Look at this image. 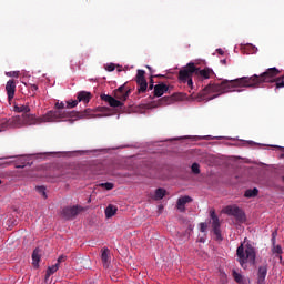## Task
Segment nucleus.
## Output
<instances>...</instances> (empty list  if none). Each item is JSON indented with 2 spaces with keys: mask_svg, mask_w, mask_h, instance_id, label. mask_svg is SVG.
I'll use <instances>...</instances> for the list:
<instances>
[{
  "mask_svg": "<svg viewBox=\"0 0 284 284\" xmlns=\"http://www.w3.org/2000/svg\"><path fill=\"white\" fill-rule=\"evenodd\" d=\"M280 74L281 70L273 67L266 69L260 75L254 74L252 77H242L235 80H224L221 83L209 84L205 87V91L225 94L227 92H236V88H258L262 83H274ZM237 92H241V90H237Z\"/></svg>",
  "mask_w": 284,
  "mask_h": 284,
  "instance_id": "f257e3e1",
  "label": "nucleus"
},
{
  "mask_svg": "<svg viewBox=\"0 0 284 284\" xmlns=\"http://www.w3.org/2000/svg\"><path fill=\"white\" fill-rule=\"evenodd\" d=\"M239 263L243 270L247 268V263L254 265L256 263V250L251 244L243 246L241 244L236 250Z\"/></svg>",
  "mask_w": 284,
  "mask_h": 284,
  "instance_id": "f03ea898",
  "label": "nucleus"
},
{
  "mask_svg": "<svg viewBox=\"0 0 284 284\" xmlns=\"http://www.w3.org/2000/svg\"><path fill=\"white\" fill-rule=\"evenodd\" d=\"M67 102H57L55 103V111H49L47 114L43 115L42 120L48 122V123H57L61 121V119H70L74 116V112H68L63 111L65 110Z\"/></svg>",
  "mask_w": 284,
  "mask_h": 284,
  "instance_id": "7ed1b4c3",
  "label": "nucleus"
},
{
  "mask_svg": "<svg viewBox=\"0 0 284 284\" xmlns=\"http://www.w3.org/2000/svg\"><path fill=\"white\" fill-rule=\"evenodd\" d=\"M196 72V65L193 62L187 63L179 71V81L181 83H187V79H192Z\"/></svg>",
  "mask_w": 284,
  "mask_h": 284,
  "instance_id": "20e7f679",
  "label": "nucleus"
},
{
  "mask_svg": "<svg viewBox=\"0 0 284 284\" xmlns=\"http://www.w3.org/2000/svg\"><path fill=\"white\" fill-rule=\"evenodd\" d=\"M224 214L227 216H234L235 221L239 223L245 222V212L241 210V207L236 205H229L224 209Z\"/></svg>",
  "mask_w": 284,
  "mask_h": 284,
  "instance_id": "39448f33",
  "label": "nucleus"
},
{
  "mask_svg": "<svg viewBox=\"0 0 284 284\" xmlns=\"http://www.w3.org/2000/svg\"><path fill=\"white\" fill-rule=\"evenodd\" d=\"M210 216L212 220L213 233L215 235L216 241H223V235H221V222L219 221V216H216V212L212 210L210 212Z\"/></svg>",
  "mask_w": 284,
  "mask_h": 284,
  "instance_id": "423d86ee",
  "label": "nucleus"
},
{
  "mask_svg": "<svg viewBox=\"0 0 284 284\" xmlns=\"http://www.w3.org/2000/svg\"><path fill=\"white\" fill-rule=\"evenodd\" d=\"M138 84V92L142 94L148 91V80H145V71L139 69L135 78Z\"/></svg>",
  "mask_w": 284,
  "mask_h": 284,
  "instance_id": "0eeeda50",
  "label": "nucleus"
},
{
  "mask_svg": "<svg viewBox=\"0 0 284 284\" xmlns=\"http://www.w3.org/2000/svg\"><path fill=\"white\" fill-rule=\"evenodd\" d=\"M130 94H132V89L128 88L126 84H122L114 91V97L119 101H128Z\"/></svg>",
  "mask_w": 284,
  "mask_h": 284,
  "instance_id": "6e6552de",
  "label": "nucleus"
},
{
  "mask_svg": "<svg viewBox=\"0 0 284 284\" xmlns=\"http://www.w3.org/2000/svg\"><path fill=\"white\" fill-rule=\"evenodd\" d=\"M102 101H105L106 103H109V105L111 108H121L123 106V102L112 95H108V94H102L101 95Z\"/></svg>",
  "mask_w": 284,
  "mask_h": 284,
  "instance_id": "1a4fd4ad",
  "label": "nucleus"
},
{
  "mask_svg": "<svg viewBox=\"0 0 284 284\" xmlns=\"http://www.w3.org/2000/svg\"><path fill=\"white\" fill-rule=\"evenodd\" d=\"M6 92L9 101L14 99V93L17 92V82L14 80H9L6 84Z\"/></svg>",
  "mask_w": 284,
  "mask_h": 284,
  "instance_id": "9d476101",
  "label": "nucleus"
},
{
  "mask_svg": "<svg viewBox=\"0 0 284 284\" xmlns=\"http://www.w3.org/2000/svg\"><path fill=\"white\" fill-rule=\"evenodd\" d=\"M79 214L78 206H68L62 210V216L67 220L74 219Z\"/></svg>",
  "mask_w": 284,
  "mask_h": 284,
  "instance_id": "9b49d317",
  "label": "nucleus"
},
{
  "mask_svg": "<svg viewBox=\"0 0 284 284\" xmlns=\"http://www.w3.org/2000/svg\"><path fill=\"white\" fill-rule=\"evenodd\" d=\"M168 90H170V85L163 82L159 83L153 89V97L155 98L163 97L168 92Z\"/></svg>",
  "mask_w": 284,
  "mask_h": 284,
  "instance_id": "f8f14e48",
  "label": "nucleus"
},
{
  "mask_svg": "<svg viewBox=\"0 0 284 284\" xmlns=\"http://www.w3.org/2000/svg\"><path fill=\"white\" fill-rule=\"evenodd\" d=\"M23 121L27 125H37L39 123H43V116L42 118H37V115L33 114H26L23 115Z\"/></svg>",
  "mask_w": 284,
  "mask_h": 284,
  "instance_id": "ddd939ff",
  "label": "nucleus"
},
{
  "mask_svg": "<svg viewBox=\"0 0 284 284\" xmlns=\"http://www.w3.org/2000/svg\"><path fill=\"white\" fill-rule=\"evenodd\" d=\"M78 103H90L92 93L89 91H80L77 94Z\"/></svg>",
  "mask_w": 284,
  "mask_h": 284,
  "instance_id": "4468645a",
  "label": "nucleus"
},
{
  "mask_svg": "<svg viewBox=\"0 0 284 284\" xmlns=\"http://www.w3.org/2000/svg\"><path fill=\"white\" fill-rule=\"evenodd\" d=\"M212 74H214V71L212 69L205 68L201 70L199 67H196V70H195L196 77H201V79H210Z\"/></svg>",
  "mask_w": 284,
  "mask_h": 284,
  "instance_id": "2eb2a0df",
  "label": "nucleus"
},
{
  "mask_svg": "<svg viewBox=\"0 0 284 284\" xmlns=\"http://www.w3.org/2000/svg\"><path fill=\"white\" fill-rule=\"evenodd\" d=\"M266 276H267V265L260 266L257 272V284H265Z\"/></svg>",
  "mask_w": 284,
  "mask_h": 284,
  "instance_id": "dca6fc26",
  "label": "nucleus"
},
{
  "mask_svg": "<svg viewBox=\"0 0 284 284\" xmlns=\"http://www.w3.org/2000/svg\"><path fill=\"white\" fill-rule=\"evenodd\" d=\"M101 261H102L103 267H105V268L110 267V263H111L110 248L102 250Z\"/></svg>",
  "mask_w": 284,
  "mask_h": 284,
  "instance_id": "f3484780",
  "label": "nucleus"
},
{
  "mask_svg": "<svg viewBox=\"0 0 284 284\" xmlns=\"http://www.w3.org/2000/svg\"><path fill=\"white\" fill-rule=\"evenodd\" d=\"M186 203H192V199L190 197V195L186 196H182L178 200V210H180L181 212H183L185 210V204Z\"/></svg>",
  "mask_w": 284,
  "mask_h": 284,
  "instance_id": "a211bd4d",
  "label": "nucleus"
},
{
  "mask_svg": "<svg viewBox=\"0 0 284 284\" xmlns=\"http://www.w3.org/2000/svg\"><path fill=\"white\" fill-rule=\"evenodd\" d=\"M14 112L24 114V116L30 112V105L28 104H14Z\"/></svg>",
  "mask_w": 284,
  "mask_h": 284,
  "instance_id": "6ab92c4d",
  "label": "nucleus"
},
{
  "mask_svg": "<svg viewBox=\"0 0 284 284\" xmlns=\"http://www.w3.org/2000/svg\"><path fill=\"white\" fill-rule=\"evenodd\" d=\"M32 261H33V265L36 267H39V263L41 262V250L40 248H36L32 253Z\"/></svg>",
  "mask_w": 284,
  "mask_h": 284,
  "instance_id": "aec40b11",
  "label": "nucleus"
},
{
  "mask_svg": "<svg viewBox=\"0 0 284 284\" xmlns=\"http://www.w3.org/2000/svg\"><path fill=\"white\" fill-rule=\"evenodd\" d=\"M245 199H254L255 196H258V189H248L244 193Z\"/></svg>",
  "mask_w": 284,
  "mask_h": 284,
  "instance_id": "412c9836",
  "label": "nucleus"
},
{
  "mask_svg": "<svg viewBox=\"0 0 284 284\" xmlns=\"http://www.w3.org/2000/svg\"><path fill=\"white\" fill-rule=\"evenodd\" d=\"M116 206L110 204L106 209H105V216L106 219H112V216H114V214H116Z\"/></svg>",
  "mask_w": 284,
  "mask_h": 284,
  "instance_id": "4be33fe9",
  "label": "nucleus"
},
{
  "mask_svg": "<svg viewBox=\"0 0 284 284\" xmlns=\"http://www.w3.org/2000/svg\"><path fill=\"white\" fill-rule=\"evenodd\" d=\"M232 276H233L235 283H237V284H244L245 283V280L243 278V275H241V273H239L236 271H233Z\"/></svg>",
  "mask_w": 284,
  "mask_h": 284,
  "instance_id": "5701e85b",
  "label": "nucleus"
},
{
  "mask_svg": "<svg viewBox=\"0 0 284 284\" xmlns=\"http://www.w3.org/2000/svg\"><path fill=\"white\" fill-rule=\"evenodd\" d=\"M165 194H166L165 189H161V187L158 189L154 195L155 201H161L162 199H164Z\"/></svg>",
  "mask_w": 284,
  "mask_h": 284,
  "instance_id": "b1692460",
  "label": "nucleus"
},
{
  "mask_svg": "<svg viewBox=\"0 0 284 284\" xmlns=\"http://www.w3.org/2000/svg\"><path fill=\"white\" fill-rule=\"evenodd\" d=\"M174 101V98L173 97H169V95H165L163 97L162 99H160V104L161 105H170V103Z\"/></svg>",
  "mask_w": 284,
  "mask_h": 284,
  "instance_id": "393cba45",
  "label": "nucleus"
},
{
  "mask_svg": "<svg viewBox=\"0 0 284 284\" xmlns=\"http://www.w3.org/2000/svg\"><path fill=\"white\" fill-rule=\"evenodd\" d=\"M59 271V264H54L52 266H49L47 272H48V276H52V274H55V272Z\"/></svg>",
  "mask_w": 284,
  "mask_h": 284,
  "instance_id": "a878e982",
  "label": "nucleus"
},
{
  "mask_svg": "<svg viewBox=\"0 0 284 284\" xmlns=\"http://www.w3.org/2000/svg\"><path fill=\"white\" fill-rule=\"evenodd\" d=\"M191 170L193 174H201V166L199 165V163H193Z\"/></svg>",
  "mask_w": 284,
  "mask_h": 284,
  "instance_id": "bb28decb",
  "label": "nucleus"
},
{
  "mask_svg": "<svg viewBox=\"0 0 284 284\" xmlns=\"http://www.w3.org/2000/svg\"><path fill=\"white\" fill-rule=\"evenodd\" d=\"M99 186L105 187L106 190H114V183H112V182L101 183V184H99Z\"/></svg>",
  "mask_w": 284,
  "mask_h": 284,
  "instance_id": "cd10ccee",
  "label": "nucleus"
},
{
  "mask_svg": "<svg viewBox=\"0 0 284 284\" xmlns=\"http://www.w3.org/2000/svg\"><path fill=\"white\" fill-rule=\"evenodd\" d=\"M78 105H79V101L78 100L67 101V109L77 108Z\"/></svg>",
  "mask_w": 284,
  "mask_h": 284,
  "instance_id": "c85d7f7f",
  "label": "nucleus"
},
{
  "mask_svg": "<svg viewBox=\"0 0 284 284\" xmlns=\"http://www.w3.org/2000/svg\"><path fill=\"white\" fill-rule=\"evenodd\" d=\"M36 190H37V192H39V194L44 196V199H48V195L45 194V187L44 186H37Z\"/></svg>",
  "mask_w": 284,
  "mask_h": 284,
  "instance_id": "c756f323",
  "label": "nucleus"
},
{
  "mask_svg": "<svg viewBox=\"0 0 284 284\" xmlns=\"http://www.w3.org/2000/svg\"><path fill=\"white\" fill-rule=\"evenodd\" d=\"M273 254H283V248L281 247V245L273 246Z\"/></svg>",
  "mask_w": 284,
  "mask_h": 284,
  "instance_id": "7c9ffc66",
  "label": "nucleus"
},
{
  "mask_svg": "<svg viewBox=\"0 0 284 284\" xmlns=\"http://www.w3.org/2000/svg\"><path fill=\"white\" fill-rule=\"evenodd\" d=\"M8 128V121L0 120V132H3Z\"/></svg>",
  "mask_w": 284,
  "mask_h": 284,
  "instance_id": "2f4dec72",
  "label": "nucleus"
},
{
  "mask_svg": "<svg viewBox=\"0 0 284 284\" xmlns=\"http://www.w3.org/2000/svg\"><path fill=\"white\" fill-rule=\"evenodd\" d=\"M6 75L13 77L14 79H19V71L7 72Z\"/></svg>",
  "mask_w": 284,
  "mask_h": 284,
  "instance_id": "473e14b6",
  "label": "nucleus"
},
{
  "mask_svg": "<svg viewBox=\"0 0 284 284\" xmlns=\"http://www.w3.org/2000/svg\"><path fill=\"white\" fill-rule=\"evenodd\" d=\"M156 85H154V75L150 77V81H149V90H154Z\"/></svg>",
  "mask_w": 284,
  "mask_h": 284,
  "instance_id": "72a5a7b5",
  "label": "nucleus"
},
{
  "mask_svg": "<svg viewBox=\"0 0 284 284\" xmlns=\"http://www.w3.org/2000/svg\"><path fill=\"white\" fill-rule=\"evenodd\" d=\"M105 70H108V72H114V70H116V67L114 65V63H110L106 65Z\"/></svg>",
  "mask_w": 284,
  "mask_h": 284,
  "instance_id": "f704fd0d",
  "label": "nucleus"
},
{
  "mask_svg": "<svg viewBox=\"0 0 284 284\" xmlns=\"http://www.w3.org/2000/svg\"><path fill=\"white\" fill-rule=\"evenodd\" d=\"M63 261H65V256L64 255H60L59 257H58V262L55 263V265H61V263H63Z\"/></svg>",
  "mask_w": 284,
  "mask_h": 284,
  "instance_id": "c9c22d12",
  "label": "nucleus"
},
{
  "mask_svg": "<svg viewBox=\"0 0 284 284\" xmlns=\"http://www.w3.org/2000/svg\"><path fill=\"white\" fill-rule=\"evenodd\" d=\"M207 230V223L200 224V232H205Z\"/></svg>",
  "mask_w": 284,
  "mask_h": 284,
  "instance_id": "e433bc0d",
  "label": "nucleus"
},
{
  "mask_svg": "<svg viewBox=\"0 0 284 284\" xmlns=\"http://www.w3.org/2000/svg\"><path fill=\"white\" fill-rule=\"evenodd\" d=\"M186 83H187V87L191 88V90H192V88H194V82L192 81V78H189L186 80Z\"/></svg>",
  "mask_w": 284,
  "mask_h": 284,
  "instance_id": "4c0bfd02",
  "label": "nucleus"
},
{
  "mask_svg": "<svg viewBox=\"0 0 284 284\" xmlns=\"http://www.w3.org/2000/svg\"><path fill=\"white\" fill-rule=\"evenodd\" d=\"M37 90H39V85H37V84H31L30 85V91L31 92H37Z\"/></svg>",
  "mask_w": 284,
  "mask_h": 284,
  "instance_id": "58836bf2",
  "label": "nucleus"
},
{
  "mask_svg": "<svg viewBox=\"0 0 284 284\" xmlns=\"http://www.w3.org/2000/svg\"><path fill=\"white\" fill-rule=\"evenodd\" d=\"M276 234H277L276 231L272 233V243H273V245H276Z\"/></svg>",
  "mask_w": 284,
  "mask_h": 284,
  "instance_id": "ea45409f",
  "label": "nucleus"
},
{
  "mask_svg": "<svg viewBox=\"0 0 284 284\" xmlns=\"http://www.w3.org/2000/svg\"><path fill=\"white\" fill-rule=\"evenodd\" d=\"M216 52H217V54H221V55L225 54V52L223 51V49H217Z\"/></svg>",
  "mask_w": 284,
  "mask_h": 284,
  "instance_id": "a19ab883",
  "label": "nucleus"
},
{
  "mask_svg": "<svg viewBox=\"0 0 284 284\" xmlns=\"http://www.w3.org/2000/svg\"><path fill=\"white\" fill-rule=\"evenodd\" d=\"M220 63H222V65H227V59L221 60Z\"/></svg>",
  "mask_w": 284,
  "mask_h": 284,
  "instance_id": "79ce46f5",
  "label": "nucleus"
},
{
  "mask_svg": "<svg viewBox=\"0 0 284 284\" xmlns=\"http://www.w3.org/2000/svg\"><path fill=\"white\" fill-rule=\"evenodd\" d=\"M75 115L78 116V119H81V116H83V113L77 112Z\"/></svg>",
  "mask_w": 284,
  "mask_h": 284,
  "instance_id": "37998d69",
  "label": "nucleus"
},
{
  "mask_svg": "<svg viewBox=\"0 0 284 284\" xmlns=\"http://www.w3.org/2000/svg\"><path fill=\"white\" fill-rule=\"evenodd\" d=\"M153 77H158L159 79H163V77H165V75H163V74H158V75H153Z\"/></svg>",
  "mask_w": 284,
  "mask_h": 284,
  "instance_id": "c03bdc74",
  "label": "nucleus"
},
{
  "mask_svg": "<svg viewBox=\"0 0 284 284\" xmlns=\"http://www.w3.org/2000/svg\"><path fill=\"white\" fill-rule=\"evenodd\" d=\"M16 168L23 169V168H26V165H24V164H22V165H16Z\"/></svg>",
  "mask_w": 284,
  "mask_h": 284,
  "instance_id": "a18cd8bd",
  "label": "nucleus"
},
{
  "mask_svg": "<svg viewBox=\"0 0 284 284\" xmlns=\"http://www.w3.org/2000/svg\"><path fill=\"white\" fill-rule=\"evenodd\" d=\"M48 278H50V275H48V271L45 273V281H48Z\"/></svg>",
  "mask_w": 284,
  "mask_h": 284,
  "instance_id": "49530a36",
  "label": "nucleus"
},
{
  "mask_svg": "<svg viewBox=\"0 0 284 284\" xmlns=\"http://www.w3.org/2000/svg\"><path fill=\"white\" fill-rule=\"evenodd\" d=\"M220 284H227V282L225 280H222Z\"/></svg>",
  "mask_w": 284,
  "mask_h": 284,
  "instance_id": "de8ad7c7",
  "label": "nucleus"
},
{
  "mask_svg": "<svg viewBox=\"0 0 284 284\" xmlns=\"http://www.w3.org/2000/svg\"><path fill=\"white\" fill-rule=\"evenodd\" d=\"M217 97H219V94L213 95V97H211V98H210V100H212V99H216Z\"/></svg>",
  "mask_w": 284,
  "mask_h": 284,
  "instance_id": "09e8293b",
  "label": "nucleus"
},
{
  "mask_svg": "<svg viewBox=\"0 0 284 284\" xmlns=\"http://www.w3.org/2000/svg\"><path fill=\"white\" fill-rule=\"evenodd\" d=\"M148 70H150V72H152V67L146 65Z\"/></svg>",
  "mask_w": 284,
  "mask_h": 284,
  "instance_id": "8fccbe9b",
  "label": "nucleus"
},
{
  "mask_svg": "<svg viewBox=\"0 0 284 284\" xmlns=\"http://www.w3.org/2000/svg\"><path fill=\"white\" fill-rule=\"evenodd\" d=\"M200 241H201V243H204L203 239H201Z\"/></svg>",
  "mask_w": 284,
  "mask_h": 284,
  "instance_id": "3c124183",
  "label": "nucleus"
},
{
  "mask_svg": "<svg viewBox=\"0 0 284 284\" xmlns=\"http://www.w3.org/2000/svg\"><path fill=\"white\" fill-rule=\"evenodd\" d=\"M281 156H282V159H284V154H282Z\"/></svg>",
  "mask_w": 284,
  "mask_h": 284,
  "instance_id": "603ef678",
  "label": "nucleus"
},
{
  "mask_svg": "<svg viewBox=\"0 0 284 284\" xmlns=\"http://www.w3.org/2000/svg\"><path fill=\"white\" fill-rule=\"evenodd\" d=\"M0 185H1V180H0Z\"/></svg>",
  "mask_w": 284,
  "mask_h": 284,
  "instance_id": "864d4df0",
  "label": "nucleus"
}]
</instances>
